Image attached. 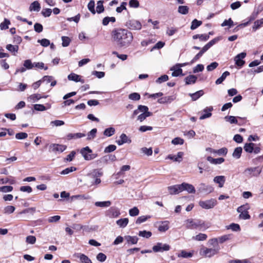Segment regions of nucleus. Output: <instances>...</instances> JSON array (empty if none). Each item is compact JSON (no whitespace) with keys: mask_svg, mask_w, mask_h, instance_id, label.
Listing matches in <instances>:
<instances>
[{"mask_svg":"<svg viewBox=\"0 0 263 263\" xmlns=\"http://www.w3.org/2000/svg\"><path fill=\"white\" fill-rule=\"evenodd\" d=\"M112 37L114 41L119 47H127L133 40L132 33L125 29H117L113 30Z\"/></svg>","mask_w":263,"mask_h":263,"instance_id":"1","label":"nucleus"},{"mask_svg":"<svg viewBox=\"0 0 263 263\" xmlns=\"http://www.w3.org/2000/svg\"><path fill=\"white\" fill-rule=\"evenodd\" d=\"M184 225L186 229L199 230L204 231L209 228V226L204 221L198 219L189 218L184 221Z\"/></svg>","mask_w":263,"mask_h":263,"instance_id":"2","label":"nucleus"},{"mask_svg":"<svg viewBox=\"0 0 263 263\" xmlns=\"http://www.w3.org/2000/svg\"><path fill=\"white\" fill-rule=\"evenodd\" d=\"M80 153L87 161L93 160L98 157V154L92 153V151L88 146L82 148L80 150Z\"/></svg>","mask_w":263,"mask_h":263,"instance_id":"3","label":"nucleus"},{"mask_svg":"<svg viewBox=\"0 0 263 263\" xmlns=\"http://www.w3.org/2000/svg\"><path fill=\"white\" fill-rule=\"evenodd\" d=\"M125 25L128 29L131 30H140L142 28L141 22L135 19L127 20Z\"/></svg>","mask_w":263,"mask_h":263,"instance_id":"4","label":"nucleus"},{"mask_svg":"<svg viewBox=\"0 0 263 263\" xmlns=\"http://www.w3.org/2000/svg\"><path fill=\"white\" fill-rule=\"evenodd\" d=\"M219 251V247L215 248H202L200 250V254L206 257H211L217 254Z\"/></svg>","mask_w":263,"mask_h":263,"instance_id":"5","label":"nucleus"},{"mask_svg":"<svg viewBox=\"0 0 263 263\" xmlns=\"http://www.w3.org/2000/svg\"><path fill=\"white\" fill-rule=\"evenodd\" d=\"M262 171V168L260 166H256L252 167H249L245 170V174L249 177H257L259 175Z\"/></svg>","mask_w":263,"mask_h":263,"instance_id":"6","label":"nucleus"},{"mask_svg":"<svg viewBox=\"0 0 263 263\" xmlns=\"http://www.w3.org/2000/svg\"><path fill=\"white\" fill-rule=\"evenodd\" d=\"M248 209L249 205L248 204L241 205L237 208V211L240 213V218L242 219H249L250 218V216L248 212Z\"/></svg>","mask_w":263,"mask_h":263,"instance_id":"7","label":"nucleus"},{"mask_svg":"<svg viewBox=\"0 0 263 263\" xmlns=\"http://www.w3.org/2000/svg\"><path fill=\"white\" fill-rule=\"evenodd\" d=\"M199 204L203 209H210L214 208L217 204V201L214 199H211L205 201H200Z\"/></svg>","mask_w":263,"mask_h":263,"instance_id":"8","label":"nucleus"},{"mask_svg":"<svg viewBox=\"0 0 263 263\" xmlns=\"http://www.w3.org/2000/svg\"><path fill=\"white\" fill-rule=\"evenodd\" d=\"M197 190L199 193L210 194L213 192L214 187L211 185H206L205 183H201L199 184Z\"/></svg>","mask_w":263,"mask_h":263,"instance_id":"9","label":"nucleus"},{"mask_svg":"<svg viewBox=\"0 0 263 263\" xmlns=\"http://www.w3.org/2000/svg\"><path fill=\"white\" fill-rule=\"evenodd\" d=\"M170 249V246L167 244L158 242L153 247V251L155 252L167 251Z\"/></svg>","mask_w":263,"mask_h":263,"instance_id":"10","label":"nucleus"},{"mask_svg":"<svg viewBox=\"0 0 263 263\" xmlns=\"http://www.w3.org/2000/svg\"><path fill=\"white\" fill-rule=\"evenodd\" d=\"M246 52H241L238 54H237L234 58V61L235 62V64L239 68L242 67L245 63V61L243 60V59L246 57Z\"/></svg>","mask_w":263,"mask_h":263,"instance_id":"11","label":"nucleus"},{"mask_svg":"<svg viewBox=\"0 0 263 263\" xmlns=\"http://www.w3.org/2000/svg\"><path fill=\"white\" fill-rule=\"evenodd\" d=\"M66 146L58 144H52L50 145V148L52 152L62 153L66 148Z\"/></svg>","mask_w":263,"mask_h":263,"instance_id":"12","label":"nucleus"},{"mask_svg":"<svg viewBox=\"0 0 263 263\" xmlns=\"http://www.w3.org/2000/svg\"><path fill=\"white\" fill-rule=\"evenodd\" d=\"M181 189L182 191H186L189 193H195L196 192L194 186L187 183H182L181 184Z\"/></svg>","mask_w":263,"mask_h":263,"instance_id":"13","label":"nucleus"},{"mask_svg":"<svg viewBox=\"0 0 263 263\" xmlns=\"http://www.w3.org/2000/svg\"><path fill=\"white\" fill-rule=\"evenodd\" d=\"M168 190L171 194H177L182 192L181 184L168 187Z\"/></svg>","mask_w":263,"mask_h":263,"instance_id":"14","label":"nucleus"},{"mask_svg":"<svg viewBox=\"0 0 263 263\" xmlns=\"http://www.w3.org/2000/svg\"><path fill=\"white\" fill-rule=\"evenodd\" d=\"M213 181L218 184L219 187H222L226 181V178L224 176H217L214 178Z\"/></svg>","mask_w":263,"mask_h":263,"instance_id":"15","label":"nucleus"},{"mask_svg":"<svg viewBox=\"0 0 263 263\" xmlns=\"http://www.w3.org/2000/svg\"><path fill=\"white\" fill-rule=\"evenodd\" d=\"M213 110L212 106L206 107L203 110L205 114H203L199 118L200 120H203L204 119L210 117L212 116L211 111Z\"/></svg>","mask_w":263,"mask_h":263,"instance_id":"16","label":"nucleus"},{"mask_svg":"<svg viewBox=\"0 0 263 263\" xmlns=\"http://www.w3.org/2000/svg\"><path fill=\"white\" fill-rule=\"evenodd\" d=\"M120 139L117 141V143L119 145H121L125 143H130L131 140L125 134H122L120 136Z\"/></svg>","mask_w":263,"mask_h":263,"instance_id":"17","label":"nucleus"},{"mask_svg":"<svg viewBox=\"0 0 263 263\" xmlns=\"http://www.w3.org/2000/svg\"><path fill=\"white\" fill-rule=\"evenodd\" d=\"M68 79L70 81H73L76 82H80L82 83H84V81L81 79L79 75H78L74 73H71L68 76Z\"/></svg>","mask_w":263,"mask_h":263,"instance_id":"18","label":"nucleus"},{"mask_svg":"<svg viewBox=\"0 0 263 263\" xmlns=\"http://www.w3.org/2000/svg\"><path fill=\"white\" fill-rule=\"evenodd\" d=\"M183 155V153L182 152H179L177 153V156L169 155L167 156V158L171 160H173L174 161L180 162L182 161V156Z\"/></svg>","mask_w":263,"mask_h":263,"instance_id":"19","label":"nucleus"},{"mask_svg":"<svg viewBox=\"0 0 263 263\" xmlns=\"http://www.w3.org/2000/svg\"><path fill=\"white\" fill-rule=\"evenodd\" d=\"M116 159V157L115 155H109L105 156L101 158L100 160H98L97 162L98 164L102 162H107L108 160H111L112 161H115Z\"/></svg>","mask_w":263,"mask_h":263,"instance_id":"20","label":"nucleus"},{"mask_svg":"<svg viewBox=\"0 0 263 263\" xmlns=\"http://www.w3.org/2000/svg\"><path fill=\"white\" fill-rule=\"evenodd\" d=\"M170 70L173 71L172 73L173 77H178L180 75H183L182 73V69L178 67H176V65L172 67Z\"/></svg>","mask_w":263,"mask_h":263,"instance_id":"21","label":"nucleus"},{"mask_svg":"<svg viewBox=\"0 0 263 263\" xmlns=\"http://www.w3.org/2000/svg\"><path fill=\"white\" fill-rule=\"evenodd\" d=\"M124 239L128 244L130 243L132 245L137 243L139 239L137 236H131L129 235L125 236Z\"/></svg>","mask_w":263,"mask_h":263,"instance_id":"22","label":"nucleus"},{"mask_svg":"<svg viewBox=\"0 0 263 263\" xmlns=\"http://www.w3.org/2000/svg\"><path fill=\"white\" fill-rule=\"evenodd\" d=\"M86 135L85 134L80 133H76V134L69 133L67 135V139L69 140H71L72 139H79V138H81L82 137H84Z\"/></svg>","mask_w":263,"mask_h":263,"instance_id":"23","label":"nucleus"},{"mask_svg":"<svg viewBox=\"0 0 263 263\" xmlns=\"http://www.w3.org/2000/svg\"><path fill=\"white\" fill-rule=\"evenodd\" d=\"M207 160L210 163L214 164H221L224 161V159L223 158L215 159L211 156L207 157Z\"/></svg>","mask_w":263,"mask_h":263,"instance_id":"24","label":"nucleus"},{"mask_svg":"<svg viewBox=\"0 0 263 263\" xmlns=\"http://www.w3.org/2000/svg\"><path fill=\"white\" fill-rule=\"evenodd\" d=\"M197 77L194 75H190L186 77L184 80L186 85L194 84L196 83Z\"/></svg>","mask_w":263,"mask_h":263,"instance_id":"25","label":"nucleus"},{"mask_svg":"<svg viewBox=\"0 0 263 263\" xmlns=\"http://www.w3.org/2000/svg\"><path fill=\"white\" fill-rule=\"evenodd\" d=\"M41 9L40 3L37 1H34L31 4L29 7L30 11H39Z\"/></svg>","mask_w":263,"mask_h":263,"instance_id":"26","label":"nucleus"},{"mask_svg":"<svg viewBox=\"0 0 263 263\" xmlns=\"http://www.w3.org/2000/svg\"><path fill=\"white\" fill-rule=\"evenodd\" d=\"M208 238L207 235L205 234L199 233L195 236L192 237V239L196 241H204L205 240Z\"/></svg>","mask_w":263,"mask_h":263,"instance_id":"27","label":"nucleus"},{"mask_svg":"<svg viewBox=\"0 0 263 263\" xmlns=\"http://www.w3.org/2000/svg\"><path fill=\"white\" fill-rule=\"evenodd\" d=\"M108 212L109 213V216L111 217H117L120 214L119 210L113 207L109 209Z\"/></svg>","mask_w":263,"mask_h":263,"instance_id":"28","label":"nucleus"},{"mask_svg":"<svg viewBox=\"0 0 263 263\" xmlns=\"http://www.w3.org/2000/svg\"><path fill=\"white\" fill-rule=\"evenodd\" d=\"M117 224L121 228H125L128 223V219L127 218H121L118 220L116 222Z\"/></svg>","mask_w":263,"mask_h":263,"instance_id":"29","label":"nucleus"},{"mask_svg":"<svg viewBox=\"0 0 263 263\" xmlns=\"http://www.w3.org/2000/svg\"><path fill=\"white\" fill-rule=\"evenodd\" d=\"M203 90H199L193 93H190L189 95L192 98L193 101H196L203 95Z\"/></svg>","mask_w":263,"mask_h":263,"instance_id":"30","label":"nucleus"},{"mask_svg":"<svg viewBox=\"0 0 263 263\" xmlns=\"http://www.w3.org/2000/svg\"><path fill=\"white\" fill-rule=\"evenodd\" d=\"M255 144L253 143H246L243 147L245 151L249 153H253Z\"/></svg>","mask_w":263,"mask_h":263,"instance_id":"31","label":"nucleus"},{"mask_svg":"<svg viewBox=\"0 0 263 263\" xmlns=\"http://www.w3.org/2000/svg\"><path fill=\"white\" fill-rule=\"evenodd\" d=\"M230 74V72L229 71H225L224 72L221 76L218 78L215 82V83L216 85L220 84L222 83V82L226 79L227 76H229Z\"/></svg>","mask_w":263,"mask_h":263,"instance_id":"32","label":"nucleus"},{"mask_svg":"<svg viewBox=\"0 0 263 263\" xmlns=\"http://www.w3.org/2000/svg\"><path fill=\"white\" fill-rule=\"evenodd\" d=\"M242 151V149L241 147H236L233 153V157L236 159H239L241 156Z\"/></svg>","mask_w":263,"mask_h":263,"instance_id":"33","label":"nucleus"},{"mask_svg":"<svg viewBox=\"0 0 263 263\" xmlns=\"http://www.w3.org/2000/svg\"><path fill=\"white\" fill-rule=\"evenodd\" d=\"M115 133V129L112 127L106 128L103 132V134L107 137H110L114 135Z\"/></svg>","mask_w":263,"mask_h":263,"instance_id":"34","label":"nucleus"},{"mask_svg":"<svg viewBox=\"0 0 263 263\" xmlns=\"http://www.w3.org/2000/svg\"><path fill=\"white\" fill-rule=\"evenodd\" d=\"M193 39H199L201 41H207L209 39V35L204 34H196L193 36Z\"/></svg>","mask_w":263,"mask_h":263,"instance_id":"35","label":"nucleus"},{"mask_svg":"<svg viewBox=\"0 0 263 263\" xmlns=\"http://www.w3.org/2000/svg\"><path fill=\"white\" fill-rule=\"evenodd\" d=\"M92 177L99 178L103 175V172L101 169H95L91 173Z\"/></svg>","mask_w":263,"mask_h":263,"instance_id":"36","label":"nucleus"},{"mask_svg":"<svg viewBox=\"0 0 263 263\" xmlns=\"http://www.w3.org/2000/svg\"><path fill=\"white\" fill-rule=\"evenodd\" d=\"M110 204L111 202L110 201H98L95 202V205L99 207H108Z\"/></svg>","mask_w":263,"mask_h":263,"instance_id":"37","label":"nucleus"},{"mask_svg":"<svg viewBox=\"0 0 263 263\" xmlns=\"http://www.w3.org/2000/svg\"><path fill=\"white\" fill-rule=\"evenodd\" d=\"M189 8L186 6H180L178 7V12L182 14H186L188 13Z\"/></svg>","mask_w":263,"mask_h":263,"instance_id":"38","label":"nucleus"},{"mask_svg":"<svg viewBox=\"0 0 263 263\" xmlns=\"http://www.w3.org/2000/svg\"><path fill=\"white\" fill-rule=\"evenodd\" d=\"M97 129L96 128H93L87 134V139L90 140L93 139L96 136V133Z\"/></svg>","mask_w":263,"mask_h":263,"instance_id":"39","label":"nucleus"},{"mask_svg":"<svg viewBox=\"0 0 263 263\" xmlns=\"http://www.w3.org/2000/svg\"><path fill=\"white\" fill-rule=\"evenodd\" d=\"M202 24V22L200 21H198L196 19H194L192 22V24L191 26V30H195L197 28H198L199 26H200Z\"/></svg>","mask_w":263,"mask_h":263,"instance_id":"40","label":"nucleus"},{"mask_svg":"<svg viewBox=\"0 0 263 263\" xmlns=\"http://www.w3.org/2000/svg\"><path fill=\"white\" fill-rule=\"evenodd\" d=\"M62 45L63 47L68 46L71 41V39L69 37L66 36H62Z\"/></svg>","mask_w":263,"mask_h":263,"instance_id":"41","label":"nucleus"},{"mask_svg":"<svg viewBox=\"0 0 263 263\" xmlns=\"http://www.w3.org/2000/svg\"><path fill=\"white\" fill-rule=\"evenodd\" d=\"M79 257L82 263H92L91 260L83 254H80Z\"/></svg>","mask_w":263,"mask_h":263,"instance_id":"42","label":"nucleus"},{"mask_svg":"<svg viewBox=\"0 0 263 263\" xmlns=\"http://www.w3.org/2000/svg\"><path fill=\"white\" fill-rule=\"evenodd\" d=\"M95 3L93 0H91L88 4L87 7L88 10L93 14H95L96 11L95 9Z\"/></svg>","mask_w":263,"mask_h":263,"instance_id":"43","label":"nucleus"},{"mask_svg":"<svg viewBox=\"0 0 263 263\" xmlns=\"http://www.w3.org/2000/svg\"><path fill=\"white\" fill-rule=\"evenodd\" d=\"M103 1H99L97 2V6L96 12L98 13H101L104 11V8L103 5Z\"/></svg>","mask_w":263,"mask_h":263,"instance_id":"44","label":"nucleus"},{"mask_svg":"<svg viewBox=\"0 0 263 263\" xmlns=\"http://www.w3.org/2000/svg\"><path fill=\"white\" fill-rule=\"evenodd\" d=\"M15 208L14 206L8 205L4 208V213L6 214H10L14 212Z\"/></svg>","mask_w":263,"mask_h":263,"instance_id":"45","label":"nucleus"},{"mask_svg":"<svg viewBox=\"0 0 263 263\" xmlns=\"http://www.w3.org/2000/svg\"><path fill=\"white\" fill-rule=\"evenodd\" d=\"M138 235L139 236L148 238L152 236V234L150 231L144 230L139 231Z\"/></svg>","mask_w":263,"mask_h":263,"instance_id":"46","label":"nucleus"},{"mask_svg":"<svg viewBox=\"0 0 263 263\" xmlns=\"http://www.w3.org/2000/svg\"><path fill=\"white\" fill-rule=\"evenodd\" d=\"M224 119L226 121L229 122L231 124H237L238 121L236 119V118L234 116H226L224 117Z\"/></svg>","mask_w":263,"mask_h":263,"instance_id":"47","label":"nucleus"},{"mask_svg":"<svg viewBox=\"0 0 263 263\" xmlns=\"http://www.w3.org/2000/svg\"><path fill=\"white\" fill-rule=\"evenodd\" d=\"M6 49L11 52H17L18 50V46L17 45L8 44L6 46Z\"/></svg>","mask_w":263,"mask_h":263,"instance_id":"48","label":"nucleus"},{"mask_svg":"<svg viewBox=\"0 0 263 263\" xmlns=\"http://www.w3.org/2000/svg\"><path fill=\"white\" fill-rule=\"evenodd\" d=\"M10 24V22L7 18L4 19V21L0 24L1 30H6L9 28L8 25Z\"/></svg>","mask_w":263,"mask_h":263,"instance_id":"49","label":"nucleus"},{"mask_svg":"<svg viewBox=\"0 0 263 263\" xmlns=\"http://www.w3.org/2000/svg\"><path fill=\"white\" fill-rule=\"evenodd\" d=\"M263 24V18L258 20L254 22L253 29L255 31Z\"/></svg>","mask_w":263,"mask_h":263,"instance_id":"50","label":"nucleus"},{"mask_svg":"<svg viewBox=\"0 0 263 263\" xmlns=\"http://www.w3.org/2000/svg\"><path fill=\"white\" fill-rule=\"evenodd\" d=\"M152 112H144L142 113L138 117V120H139L140 122L143 121L144 120L146 119V117H149L152 116Z\"/></svg>","mask_w":263,"mask_h":263,"instance_id":"51","label":"nucleus"},{"mask_svg":"<svg viewBox=\"0 0 263 263\" xmlns=\"http://www.w3.org/2000/svg\"><path fill=\"white\" fill-rule=\"evenodd\" d=\"M42 97H41V95L39 93L36 94H33L31 96H30L28 98V100L30 101H32L33 102H35L36 101L39 100V99H41Z\"/></svg>","mask_w":263,"mask_h":263,"instance_id":"52","label":"nucleus"},{"mask_svg":"<svg viewBox=\"0 0 263 263\" xmlns=\"http://www.w3.org/2000/svg\"><path fill=\"white\" fill-rule=\"evenodd\" d=\"M24 66L26 68L31 69L34 67V63H32L30 60H26L24 61Z\"/></svg>","mask_w":263,"mask_h":263,"instance_id":"53","label":"nucleus"},{"mask_svg":"<svg viewBox=\"0 0 263 263\" xmlns=\"http://www.w3.org/2000/svg\"><path fill=\"white\" fill-rule=\"evenodd\" d=\"M128 98L132 100L138 101L140 99V95L138 93L134 92L128 96Z\"/></svg>","mask_w":263,"mask_h":263,"instance_id":"54","label":"nucleus"},{"mask_svg":"<svg viewBox=\"0 0 263 263\" xmlns=\"http://www.w3.org/2000/svg\"><path fill=\"white\" fill-rule=\"evenodd\" d=\"M76 170V167H73V166L67 167V168H65V170H63L61 172V174L67 175V174H69V173L75 171Z\"/></svg>","mask_w":263,"mask_h":263,"instance_id":"55","label":"nucleus"},{"mask_svg":"<svg viewBox=\"0 0 263 263\" xmlns=\"http://www.w3.org/2000/svg\"><path fill=\"white\" fill-rule=\"evenodd\" d=\"M139 213V210L137 207H134L129 211V214L131 216H137Z\"/></svg>","mask_w":263,"mask_h":263,"instance_id":"56","label":"nucleus"},{"mask_svg":"<svg viewBox=\"0 0 263 263\" xmlns=\"http://www.w3.org/2000/svg\"><path fill=\"white\" fill-rule=\"evenodd\" d=\"M173 100L172 97H165L161 98L158 100V102L160 103H165L166 102H171Z\"/></svg>","mask_w":263,"mask_h":263,"instance_id":"57","label":"nucleus"},{"mask_svg":"<svg viewBox=\"0 0 263 263\" xmlns=\"http://www.w3.org/2000/svg\"><path fill=\"white\" fill-rule=\"evenodd\" d=\"M13 190L12 186H3L0 187V192L3 193L10 192Z\"/></svg>","mask_w":263,"mask_h":263,"instance_id":"58","label":"nucleus"},{"mask_svg":"<svg viewBox=\"0 0 263 263\" xmlns=\"http://www.w3.org/2000/svg\"><path fill=\"white\" fill-rule=\"evenodd\" d=\"M149 218H150V217L147 216H140L136 220V223L137 224H141V223L145 222Z\"/></svg>","mask_w":263,"mask_h":263,"instance_id":"59","label":"nucleus"},{"mask_svg":"<svg viewBox=\"0 0 263 263\" xmlns=\"http://www.w3.org/2000/svg\"><path fill=\"white\" fill-rule=\"evenodd\" d=\"M141 151L148 156H151L153 153L152 148L151 147L149 148L142 147L141 148Z\"/></svg>","mask_w":263,"mask_h":263,"instance_id":"60","label":"nucleus"},{"mask_svg":"<svg viewBox=\"0 0 263 263\" xmlns=\"http://www.w3.org/2000/svg\"><path fill=\"white\" fill-rule=\"evenodd\" d=\"M218 66V63L214 62L212 63H211L210 65H209L206 67V69L208 71H211L216 68L217 66Z\"/></svg>","mask_w":263,"mask_h":263,"instance_id":"61","label":"nucleus"},{"mask_svg":"<svg viewBox=\"0 0 263 263\" xmlns=\"http://www.w3.org/2000/svg\"><path fill=\"white\" fill-rule=\"evenodd\" d=\"M168 224L164 222L159 226L158 230L160 232H165L168 229Z\"/></svg>","mask_w":263,"mask_h":263,"instance_id":"62","label":"nucleus"},{"mask_svg":"<svg viewBox=\"0 0 263 263\" xmlns=\"http://www.w3.org/2000/svg\"><path fill=\"white\" fill-rule=\"evenodd\" d=\"M26 241L29 244H34L36 241V238L34 236L30 235L26 237Z\"/></svg>","mask_w":263,"mask_h":263,"instance_id":"63","label":"nucleus"},{"mask_svg":"<svg viewBox=\"0 0 263 263\" xmlns=\"http://www.w3.org/2000/svg\"><path fill=\"white\" fill-rule=\"evenodd\" d=\"M37 42L40 43L43 47H47L50 45V41L46 39L39 40Z\"/></svg>","mask_w":263,"mask_h":263,"instance_id":"64","label":"nucleus"}]
</instances>
